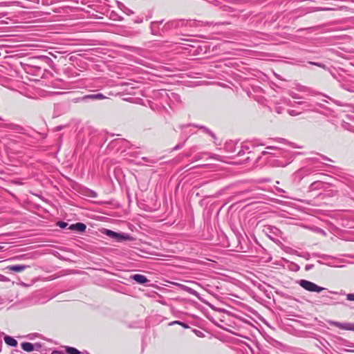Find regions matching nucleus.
Listing matches in <instances>:
<instances>
[{"label": "nucleus", "instance_id": "obj_10", "mask_svg": "<svg viewBox=\"0 0 354 354\" xmlns=\"http://www.w3.org/2000/svg\"><path fill=\"white\" fill-rule=\"evenodd\" d=\"M66 351L68 354H79L80 352L77 349L73 347L67 346Z\"/></svg>", "mask_w": 354, "mask_h": 354}, {"label": "nucleus", "instance_id": "obj_2", "mask_svg": "<svg viewBox=\"0 0 354 354\" xmlns=\"http://www.w3.org/2000/svg\"><path fill=\"white\" fill-rule=\"evenodd\" d=\"M104 234L118 241L130 240L131 237L126 234L117 233L110 230H106Z\"/></svg>", "mask_w": 354, "mask_h": 354}, {"label": "nucleus", "instance_id": "obj_13", "mask_svg": "<svg viewBox=\"0 0 354 354\" xmlns=\"http://www.w3.org/2000/svg\"><path fill=\"white\" fill-rule=\"evenodd\" d=\"M347 299L349 301H354V294H348L346 295Z\"/></svg>", "mask_w": 354, "mask_h": 354}, {"label": "nucleus", "instance_id": "obj_16", "mask_svg": "<svg viewBox=\"0 0 354 354\" xmlns=\"http://www.w3.org/2000/svg\"><path fill=\"white\" fill-rule=\"evenodd\" d=\"M290 113V115H296V114H295V112L294 111H292Z\"/></svg>", "mask_w": 354, "mask_h": 354}, {"label": "nucleus", "instance_id": "obj_6", "mask_svg": "<svg viewBox=\"0 0 354 354\" xmlns=\"http://www.w3.org/2000/svg\"><path fill=\"white\" fill-rule=\"evenodd\" d=\"M86 228V225L82 223H77L71 225L69 227V229L71 230H76V231L81 232H84Z\"/></svg>", "mask_w": 354, "mask_h": 354}, {"label": "nucleus", "instance_id": "obj_4", "mask_svg": "<svg viewBox=\"0 0 354 354\" xmlns=\"http://www.w3.org/2000/svg\"><path fill=\"white\" fill-rule=\"evenodd\" d=\"M28 268H30V266H27V265H13V266H9L6 267V269L10 270V271L20 272L25 270L26 269H27Z\"/></svg>", "mask_w": 354, "mask_h": 354}, {"label": "nucleus", "instance_id": "obj_1", "mask_svg": "<svg viewBox=\"0 0 354 354\" xmlns=\"http://www.w3.org/2000/svg\"><path fill=\"white\" fill-rule=\"evenodd\" d=\"M298 283L301 287L309 292H320L324 290V288L320 287L315 283L305 279H301Z\"/></svg>", "mask_w": 354, "mask_h": 354}, {"label": "nucleus", "instance_id": "obj_11", "mask_svg": "<svg viewBox=\"0 0 354 354\" xmlns=\"http://www.w3.org/2000/svg\"><path fill=\"white\" fill-rule=\"evenodd\" d=\"M185 290L189 292V294L192 295H194V296H197L198 295V292L193 290L192 288H189V287H185Z\"/></svg>", "mask_w": 354, "mask_h": 354}, {"label": "nucleus", "instance_id": "obj_17", "mask_svg": "<svg viewBox=\"0 0 354 354\" xmlns=\"http://www.w3.org/2000/svg\"><path fill=\"white\" fill-rule=\"evenodd\" d=\"M1 120V118H0V120Z\"/></svg>", "mask_w": 354, "mask_h": 354}, {"label": "nucleus", "instance_id": "obj_7", "mask_svg": "<svg viewBox=\"0 0 354 354\" xmlns=\"http://www.w3.org/2000/svg\"><path fill=\"white\" fill-rule=\"evenodd\" d=\"M106 98L102 93L87 95L83 97V100L91 99V100H103Z\"/></svg>", "mask_w": 354, "mask_h": 354}, {"label": "nucleus", "instance_id": "obj_5", "mask_svg": "<svg viewBox=\"0 0 354 354\" xmlns=\"http://www.w3.org/2000/svg\"><path fill=\"white\" fill-rule=\"evenodd\" d=\"M131 278L140 284H144L148 281V279L145 276L140 274H133L131 276Z\"/></svg>", "mask_w": 354, "mask_h": 354}, {"label": "nucleus", "instance_id": "obj_12", "mask_svg": "<svg viewBox=\"0 0 354 354\" xmlns=\"http://www.w3.org/2000/svg\"><path fill=\"white\" fill-rule=\"evenodd\" d=\"M174 324H180V325L183 326L184 328H187L188 327L185 324L182 323V322H178V321H176V322H174L171 323V325Z\"/></svg>", "mask_w": 354, "mask_h": 354}, {"label": "nucleus", "instance_id": "obj_3", "mask_svg": "<svg viewBox=\"0 0 354 354\" xmlns=\"http://www.w3.org/2000/svg\"><path fill=\"white\" fill-rule=\"evenodd\" d=\"M331 326H336L340 329L354 331V324L352 323H340L337 322H330Z\"/></svg>", "mask_w": 354, "mask_h": 354}, {"label": "nucleus", "instance_id": "obj_8", "mask_svg": "<svg viewBox=\"0 0 354 354\" xmlns=\"http://www.w3.org/2000/svg\"><path fill=\"white\" fill-rule=\"evenodd\" d=\"M4 342H6V344L11 346H16L17 345V340L15 339L13 337L8 335L4 337Z\"/></svg>", "mask_w": 354, "mask_h": 354}, {"label": "nucleus", "instance_id": "obj_15", "mask_svg": "<svg viewBox=\"0 0 354 354\" xmlns=\"http://www.w3.org/2000/svg\"><path fill=\"white\" fill-rule=\"evenodd\" d=\"M51 354H64L62 351H54L51 353Z\"/></svg>", "mask_w": 354, "mask_h": 354}, {"label": "nucleus", "instance_id": "obj_14", "mask_svg": "<svg viewBox=\"0 0 354 354\" xmlns=\"http://www.w3.org/2000/svg\"><path fill=\"white\" fill-rule=\"evenodd\" d=\"M57 225L61 227V228H64L66 227L67 225V223H65V222H62V221H60L57 223Z\"/></svg>", "mask_w": 354, "mask_h": 354}, {"label": "nucleus", "instance_id": "obj_9", "mask_svg": "<svg viewBox=\"0 0 354 354\" xmlns=\"http://www.w3.org/2000/svg\"><path fill=\"white\" fill-rule=\"evenodd\" d=\"M21 348L27 352H31L34 350V346L30 342H24L21 345Z\"/></svg>", "mask_w": 354, "mask_h": 354}]
</instances>
